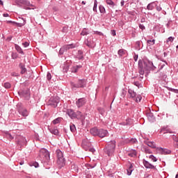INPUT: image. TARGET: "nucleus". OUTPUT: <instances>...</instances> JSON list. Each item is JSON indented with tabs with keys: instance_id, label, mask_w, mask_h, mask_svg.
I'll return each mask as SVG.
<instances>
[{
	"instance_id": "nucleus-16",
	"label": "nucleus",
	"mask_w": 178,
	"mask_h": 178,
	"mask_svg": "<svg viewBox=\"0 0 178 178\" xmlns=\"http://www.w3.org/2000/svg\"><path fill=\"white\" fill-rule=\"evenodd\" d=\"M99 129L97 128H92L90 129V134L92 136H99Z\"/></svg>"
},
{
	"instance_id": "nucleus-26",
	"label": "nucleus",
	"mask_w": 178,
	"mask_h": 178,
	"mask_svg": "<svg viewBox=\"0 0 178 178\" xmlns=\"http://www.w3.org/2000/svg\"><path fill=\"white\" fill-rule=\"evenodd\" d=\"M19 66L21 69V74H24L26 72H27V70L26 69V67H24V65H20Z\"/></svg>"
},
{
	"instance_id": "nucleus-22",
	"label": "nucleus",
	"mask_w": 178,
	"mask_h": 178,
	"mask_svg": "<svg viewBox=\"0 0 178 178\" xmlns=\"http://www.w3.org/2000/svg\"><path fill=\"white\" fill-rule=\"evenodd\" d=\"M129 156H131L132 158H134L135 156H137V152L136 150H132L129 153H128Z\"/></svg>"
},
{
	"instance_id": "nucleus-61",
	"label": "nucleus",
	"mask_w": 178,
	"mask_h": 178,
	"mask_svg": "<svg viewBox=\"0 0 178 178\" xmlns=\"http://www.w3.org/2000/svg\"><path fill=\"white\" fill-rule=\"evenodd\" d=\"M7 23H13V24H16V22L12 21H7Z\"/></svg>"
},
{
	"instance_id": "nucleus-11",
	"label": "nucleus",
	"mask_w": 178,
	"mask_h": 178,
	"mask_svg": "<svg viewBox=\"0 0 178 178\" xmlns=\"http://www.w3.org/2000/svg\"><path fill=\"white\" fill-rule=\"evenodd\" d=\"M143 165L147 169H156V168H155V165L151 164L149 162L145 160H143Z\"/></svg>"
},
{
	"instance_id": "nucleus-24",
	"label": "nucleus",
	"mask_w": 178,
	"mask_h": 178,
	"mask_svg": "<svg viewBox=\"0 0 178 178\" xmlns=\"http://www.w3.org/2000/svg\"><path fill=\"white\" fill-rule=\"evenodd\" d=\"M147 118L149 120H150V122H153V120H155V117L154 116V115H152V113L147 114Z\"/></svg>"
},
{
	"instance_id": "nucleus-5",
	"label": "nucleus",
	"mask_w": 178,
	"mask_h": 178,
	"mask_svg": "<svg viewBox=\"0 0 178 178\" xmlns=\"http://www.w3.org/2000/svg\"><path fill=\"white\" fill-rule=\"evenodd\" d=\"M40 156L45 159V161H49V152L45 149H42L40 151Z\"/></svg>"
},
{
	"instance_id": "nucleus-42",
	"label": "nucleus",
	"mask_w": 178,
	"mask_h": 178,
	"mask_svg": "<svg viewBox=\"0 0 178 178\" xmlns=\"http://www.w3.org/2000/svg\"><path fill=\"white\" fill-rule=\"evenodd\" d=\"M81 34V35H87V34H88V33H87V30L83 29Z\"/></svg>"
},
{
	"instance_id": "nucleus-9",
	"label": "nucleus",
	"mask_w": 178,
	"mask_h": 178,
	"mask_svg": "<svg viewBox=\"0 0 178 178\" xmlns=\"http://www.w3.org/2000/svg\"><path fill=\"white\" fill-rule=\"evenodd\" d=\"M86 102H87V101L85 98H81L76 102V105L79 108H81V106H84V105H86Z\"/></svg>"
},
{
	"instance_id": "nucleus-19",
	"label": "nucleus",
	"mask_w": 178,
	"mask_h": 178,
	"mask_svg": "<svg viewBox=\"0 0 178 178\" xmlns=\"http://www.w3.org/2000/svg\"><path fill=\"white\" fill-rule=\"evenodd\" d=\"M51 134H54V136H58L59 134V131L56 128H53L51 129H49Z\"/></svg>"
},
{
	"instance_id": "nucleus-15",
	"label": "nucleus",
	"mask_w": 178,
	"mask_h": 178,
	"mask_svg": "<svg viewBox=\"0 0 178 178\" xmlns=\"http://www.w3.org/2000/svg\"><path fill=\"white\" fill-rule=\"evenodd\" d=\"M159 151L162 155H168V154H170V150L167 149H163L160 147L159 148Z\"/></svg>"
},
{
	"instance_id": "nucleus-49",
	"label": "nucleus",
	"mask_w": 178,
	"mask_h": 178,
	"mask_svg": "<svg viewBox=\"0 0 178 178\" xmlns=\"http://www.w3.org/2000/svg\"><path fill=\"white\" fill-rule=\"evenodd\" d=\"M145 152L146 153V154H151L152 152H151V150H149V149H146L145 150Z\"/></svg>"
},
{
	"instance_id": "nucleus-62",
	"label": "nucleus",
	"mask_w": 178,
	"mask_h": 178,
	"mask_svg": "<svg viewBox=\"0 0 178 178\" xmlns=\"http://www.w3.org/2000/svg\"><path fill=\"white\" fill-rule=\"evenodd\" d=\"M0 5H1L2 6H3V1H2V0H0Z\"/></svg>"
},
{
	"instance_id": "nucleus-57",
	"label": "nucleus",
	"mask_w": 178,
	"mask_h": 178,
	"mask_svg": "<svg viewBox=\"0 0 178 178\" xmlns=\"http://www.w3.org/2000/svg\"><path fill=\"white\" fill-rule=\"evenodd\" d=\"M12 58H13V59H16V58H17V56H16V54H13Z\"/></svg>"
},
{
	"instance_id": "nucleus-13",
	"label": "nucleus",
	"mask_w": 178,
	"mask_h": 178,
	"mask_svg": "<svg viewBox=\"0 0 178 178\" xmlns=\"http://www.w3.org/2000/svg\"><path fill=\"white\" fill-rule=\"evenodd\" d=\"M67 115H68L71 119H76V113H74V111L72 109L67 110Z\"/></svg>"
},
{
	"instance_id": "nucleus-59",
	"label": "nucleus",
	"mask_w": 178,
	"mask_h": 178,
	"mask_svg": "<svg viewBox=\"0 0 178 178\" xmlns=\"http://www.w3.org/2000/svg\"><path fill=\"white\" fill-rule=\"evenodd\" d=\"M3 16L4 17H9V14H8V13L3 14Z\"/></svg>"
},
{
	"instance_id": "nucleus-40",
	"label": "nucleus",
	"mask_w": 178,
	"mask_h": 178,
	"mask_svg": "<svg viewBox=\"0 0 178 178\" xmlns=\"http://www.w3.org/2000/svg\"><path fill=\"white\" fill-rule=\"evenodd\" d=\"M152 65H153L152 62L149 61L148 62V65H147V69H151V67H152Z\"/></svg>"
},
{
	"instance_id": "nucleus-47",
	"label": "nucleus",
	"mask_w": 178,
	"mask_h": 178,
	"mask_svg": "<svg viewBox=\"0 0 178 178\" xmlns=\"http://www.w3.org/2000/svg\"><path fill=\"white\" fill-rule=\"evenodd\" d=\"M139 28L141 29V30H145V26H144L143 24H140Z\"/></svg>"
},
{
	"instance_id": "nucleus-55",
	"label": "nucleus",
	"mask_w": 178,
	"mask_h": 178,
	"mask_svg": "<svg viewBox=\"0 0 178 178\" xmlns=\"http://www.w3.org/2000/svg\"><path fill=\"white\" fill-rule=\"evenodd\" d=\"M171 91H172V92H175V93L178 94V90L177 89H171Z\"/></svg>"
},
{
	"instance_id": "nucleus-27",
	"label": "nucleus",
	"mask_w": 178,
	"mask_h": 178,
	"mask_svg": "<svg viewBox=\"0 0 178 178\" xmlns=\"http://www.w3.org/2000/svg\"><path fill=\"white\" fill-rule=\"evenodd\" d=\"M106 2L107 3V5H109L110 6H112V8H113L115 6V3L113 2L112 0H106Z\"/></svg>"
},
{
	"instance_id": "nucleus-35",
	"label": "nucleus",
	"mask_w": 178,
	"mask_h": 178,
	"mask_svg": "<svg viewBox=\"0 0 178 178\" xmlns=\"http://www.w3.org/2000/svg\"><path fill=\"white\" fill-rule=\"evenodd\" d=\"M154 44H155V40H147V44L151 46V45H154Z\"/></svg>"
},
{
	"instance_id": "nucleus-33",
	"label": "nucleus",
	"mask_w": 178,
	"mask_h": 178,
	"mask_svg": "<svg viewBox=\"0 0 178 178\" xmlns=\"http://www.w3.org/2000/svg\"><path fill=\"white\" fill-rule=\"evenodd\" d=\"M125 51L123 49H121L118 51V55H120V56H123L124 54H125Z\"/></svg>"
},
{
	"instance_id": "nucleus-29",
	"label": "nucleus",
	"mask_w": 178,
	"mask_h": 178,
	"mask_svg": "<svg viewBox=\"0 0 178 178\" xmlns=\"http://www.w3.org/2000/svg\"><path fill=\"white\" fill-rule=\"evenodd\" d=\"M80 67H81V66H76V67H72V73H77L79 69H80Z\"/></svg>"
},
{
	"instance_id": "nucleus-54",
	"label": "nucleus",
	"mask_w": 178,
	"mask_h": 178,
	"mask_svg": "<svg viewBox=\"0 0 178 178\" xmlns=\"http://www.w3.org/2000/svg\"><path fill=\"white\" fill-rule=\"evenodd\" d=\"M156 10H158V12H161V10H162V8H161V6H156Z\"/></svg>"
},
{
	"instance_id": "nucleus-46",
	"label": "nucleus",
	"mask_w": 178,
	"mask_h": 178,
	"mask_svg": "<svg viewBox=\"0 0 178 178\" xmlns=\"http://www.w3.org/2000/svg\"><path fill=\"white\" fill-rule=\"evenodd\" d=\"M47 77V80H51V79H52V77L51 76V73L48 72Z\"/></svg>"
},
{
	"instance_id": "nucleus-2",
	"label": "nucleus",
	"mask_w": 178,
	"mask_h": 178,
	"mask_svg": "<svg viewBox=\"0 0 178 178\" xmlns=\"http://www.w3.org/2000/svg\"><path fill=\"white\" fill-rule=\"evenodd\" d=\"M115 148H116V141L113 140L107 145L106 149V152L108 156L113 154Z\"/></svg>"
},
{
	"instance_id": "nucleus-10",
	"label": "nucleus",
	"mask_w": 178,
	"mask_h": 178,
	"mask_svg": "<svg viewBox=\"0 0 178 178\" xmlns=\"http://www.w3.org/2000/svg\"><path fill=\"white\" fill-rule=\"evenodd\" d=\"M18 112L19 115H22V116H24V117L29 116V111H27V109L23 107H19Z\"/></svg>"
},
{
	"instance_id": "nucleus-25",
	"label": "nucleus",
	"mask_w": 178,
	"mask_h": 178,
	"mask_svg": "<svg viewBox=\"0 0 178 178\" xmlns=\"http://www.w3.org/2000/svg\"><path fill=\"white\" fill-rule=\"evenodd\" d=\"M15 49L19 52V54H23V49H22V47L20 46L15 44Z\"/></svg>"
},
{
	"instance_id": "nucleus-28",
	"label": "nucleus",
	"mask_w": 178,
	"mask_h": 178,
	"mask_svg": "<svg viewBox=\"0 0 178 178\" xmlns=\"http://www.w3.org/2000/svg\"><path fill=\"white\" fill-rule=\"evenodd\" d=\"M60 120H62V118H58L53 120L52 123L53 124H58V123H60Z\"/></svg>"
},
{
	"instance_id": "nucleus-32",
	"label": "nucleus",
	"mask_w": 178,
	"mask_h": 178,
	"mask_svg": "<svg viewBox=\"0 0 178 178\" xmlns=\"http://www.w3.org/2000/svg\"><path fill=\"white\" fill-rule=\"evenodd\" d=\"M70 131L72 132V133H74V131H76V126L73 124H72L70 126Z\"/></svg>"
},
{
	"instance_id": "nucleus-18",
	"label": "nucleus",
	"mask_w": 178,
	"mask_h": 178,
	"mask_svg": "<svg viewBox=\"0 0 178 178\" xmlns=\"http://www.w3.org/2000/svg\"><path fill=\"white\" fill-rule=\"evenodd\" d=\"M145 145L150 147V148H156V145L154 142H146Z\"/></svg>"
},
{
	"instance_id": "nucleus-53",
	"label": "nucleus",
	"mask_w": 178,
	"mask_h": 178,
	"mask_svg": "<svg viewBox=\"0 0 178 178\" xmlns=\"http://www.w3.org/2000/svg\"><path fill=\"white\" fill-rule=\"evenodd\" d=\"M166 133L172 134L173 132L172 131H170V129H165V132L164 133V134H166Z\"/></svg>"
},
{
	"instance_id": "nucleus-41",
	"label": "nucleus",
	"mask_w": 178,
	"mask_h": 178,
	"mask_svg": "<svg viewBox=\"0 0 178 178\" xmlns=\"http://www.w3.org/2000/svg\"><path fill=\"white\" fill-rule=\"evenodd\" d=\"M6 137L10 140H13V136L10 134H6Z\"/></svg>"
},
{
	"instance_id": "nucleus-8",
	"label": "nucleus",
	"mask_w": 178,
	"mask_h": 178,
	"mask_svg": "<svg viewBox=\"0 0 178 178\" xmlns=\"http://www.w3.org/2000/svg\"><path fill=\"white\" fill-rule=\"evenodd\" d=\"M15 3L17 5H25L26 6H33L30 1L27 0H15Z\"/></svg>"
},
{
	"instance_id": "nucleus-38",
	"label": "nucleus",
	"mask_w": 178,
	"mask_h": 178,
	"mask_svg": "<svg viewBox=\"0 0 178 178\" xmlns=\"http://www.w3.org/2000/svg\"><path fill=\"white\" fill-rule=\"evenodd\" d=\"M173 40H175V38H173V37H170V38H168L166 42H167V43L169 42H173Z\"/></svg>"
},
{
	"instance_id": "nucleus-20",
	"label": "nucleus",
	"mask_w": 178,
	"mask_h": 178,
	"mask_svg": "<svg viewBox=\"0 0 178 178\" xmlns=\"http://www.w3.org/2000/svg\"><path fill=\"white\" fill-rule=\"evenodd\" d=\"M76 119H84V115H83V113L80 111H77L76 113Z\"/></svg>"
},
{
	"instance_id": "nucleus-58",
	"label": "nucleus",
	"mask_w": 178,
	"mask_h": 178,
	"mask_svg": "<svg viewBox=\"0 0 178 178\" xmlns=\"http://www.w3.org/2000/svg\"><path fill=\"white\" fill-rule=\"evenodd\" d=\"M130 119L127 120V123L125 124H130Z\"/></svg>"
},
{
	"instance_id": "nucleus-50",
	"label": "nucleus",
	"mask_w": 178,
	"mask_h": 178,
	"mask_svg": "<svg viewBox=\"0 0 178 178\" xmlns=\"http://www.w3.org/2000/svg\"><path fill=\"white\" fill-rule=\"evenodd\" d=\"M111 34L112 35H113V37H115V35H116V31L115 30L111 31Z\"/></svg>"
},
{
	"instance_id": "nucleus-23",
	"label": "nucleus",
	"mask_w": 178,
	"mask_h": 178,
	"mask_svg": "<svg viewBox=\"0 0 178 178\" xmlns=\"http://www.w3.org/2000/svg\"><path fill=\"white\" fill-rule=\"evenodd\" d=\"M128 92L131 95V98H136V96L137 95V94H136L134 91L131 90H129Z\"/></svg>"
},
{
	"instance_id": "nucleus-14",
	"label": "nucleus",
	"mask_w": 178,
	"mask_h": 178,
	"mask_svg": "<svg viewBox=\"0 0 178 178\" xmlns=\"http://www.w3.org/2000/svg\"><path fill=\"white\" fill-rule=\"evenodd\" d=\"M86 45H87V47H88L89 48H95V43L94 42V41L90 39L86 40Z\"/></svg>"
},
{
	"instance_id": "nucleus-17",
	"label": "nucleus",
	"mask_w": 178,
	"mask_h": 178,
	"mask_svg": "<svg viewBox=\"0 0 178 178\" xmlns=\"http://www.w3.org/2000/svg\"><path fill=\"white\" fill-rule=\"evenodd\" d=\"M134 165L130 164L129 169L127 170L128 176L131 175V172L134 170Z\"/></svg>"
},
{
	"instance_id": "nucleus-4",
	"label": "nucleus",
	"mask_w": 178,
	"mask_h": 178,
	"mask_svg": "<svg viewBox=\"0 0 178 178\" xmlns=\"http://www.w3.org/2000/svg\"><path fill=\"white\" fill-rule=\"evenodd\" d=\"M58 104H59L58 97H51L49 100V105H50L53 108H56L58 106Z\"/></svg>"
},
{
	"instance_id": "nucleus-45",
	"label": "nucleus",
	"mask_w": 178,
	"mask_h": 178,
	"mask_svg": "<svg viewBox=\"0 0 178 178\" xmlns=\"http://www.w3.org/2000/svg\"><path fill=\"white\" fill-rule=\"evenodd\" d=\"M22 45L26 48V47H29V45H30V43L27 42H25L24 43H22Z\"/></svg>"
},
{
	"instance_id": "nucleus-56",
	"label": "nucleus",
	"mask_w": 178,
	"mask_h": 178,
	"mask_svg": "<svg viewBox=\"0 0 178 178\" xmlns=\"http://www.w3.org/2000/svg\"><path fill=\"white\" fill-rule=\"evenodd\" d=\"M89 151H90V152L94 153V152H95V149H94V148H89Z\"/></svg>"
},
{
	"instance_id": "nucleus-48",
	"label": "nucleus",
	"mask_w": 178,
	"mask_h": 178,
	"mask_svg": "<svg viewBox=\"0 0 178 178\" xmlns=\"http://www.w3.org/2000/svg\"><path fill=\"white\" fill-rule=\"evenodd\" d=\"M97 4H94V6H93V11L94 12H97Z\"/></svg>"
},
{
	"instance_id": "nucleus-64",
	"label": "nucleus",
	"mask_w": 178,
	"mask_h": 178,
	"mask_svg": "<svg viewBox=\"0 0 178 178\" xmlns=\"http://www.w3.org/2000/svg\"><path fill=\"white\" fill-rule=\"evenodd\" d=\"M19 165H24V161H21V162L19 163Z\"/></svg>"
},
{
	"instance_id": "nucleus-39",
	"label": "nucleus",
	"mask_w": 178,
	"mask_h": 178,
	"mask_svg": "<svg viewBox=\"0 0 178 178\" xmlns=\"http://www.w3.org/2000/svg\"><path fill=\"white\" fill-rule=\"evenodd\" d=\"M142 98L143 97H141V95H138L136 97V102H140L141 101Z\"/></svg>"
},
{
	"instance_id": "nucleus-1",
	"label": "nucleus",
	"mask_w": 178,
	"mask_h": 178,
	"mask_svg": "<svg viewBox=\"0 0 178 178\" xmlns=\"http://www.w3.org/2000/svg\"><path fill=\"white\" fill-rule=\"evenodd\" d=\"M56 152L57 155V164L58 167L63 168V166H65V158L63 157V153L60 149H57Z\"/></svg>"
},
{
	"instance_id": "nucleus-43",
	"label": "nucleus",
	"mask_w": 178,
	"mask_h": 178,
	"mask_svg": "<svg viewBox=\"0 0 178 178\" xmlns=\"http://www.w3.org/2000/svg\"><path fill=\"white\" fill-rule=\"evenodd\" d=\"M31 166H34L35 168H38L39 164L37 162H33Z\"/></svg>"
},
{
	"instance_id": "nucleus-36",
	"label": "nucleus",
	"mask_w": 178,
	"mask_h": 178,
	"mask_svg": "<svg viewBox=\"0 0 178 178\" xmlns=\"http://www.w3.org/2000/svg\"><path fill=\"white\" fill-rule=\"evenodd\" d=\"M78 55H79V56H78V58H79V59H83V51H78Z\"/></svg>"
},
{
	"instance_id": "nucleus-12",
	"label": "nucleus",
	"mask_w": 178,
	"mask_h": 178,
	"mask_svg": "<svg viewBox=\"0 0 178 178\" xmlns=\"http://www.w3.org/2000/svg\"><path fill=\"white\" fill-rule=\"evenodd\" d=\"M108 136V131L105 129H99V137L100 138H104V137H106Z\"/></svg>"
},
{
	"instance_id": "nucleus-34",
	"label": "nucleus",
	"mask_w": 178,
	"mask_h": 178,
	"mask_svg": "<svg viewBox=\"0 0 178 178\" xmlns=\"http://www.w3.org/2000/svg\"><path fill=\"white\" fill-rule=\"evenodd\" d=\"M100 13H105V8L102 6H99V7Z\"/></svg>"
},
{
	"instance_id": "nucleus-6",
	"label": "nucleus",
	"mask_w": 178,
	"mask_h": 178,
	"mask_svg": "<svg viewBox=\"0 0 178 178\" xmlns=\"http://www.w3.org/2000/svg\"><path fill=\"white\" fill-rule=\"evenodd\" d=\"M72 48H76V45L73 44L64 45L63 47L60 49V55H63L65 51L72 49Z\"/></svg>"
},
{
	"instance_id": "nucleus-52",
	"label": "nucleus",
	"mask_w": 178,
	"mask_h": 178,
	"mask_svg": "<svg viewBox=\"0 0 178 178\" xmlns=\"http://www.w3.org/2000/svg\"><path fill=\"white\" fill-rule=\"evenodd\" d=\"M11 76H13V77H17V74L16 72H13L11 73Z\"/></svg>"
},
{
	"instance_id": "nucleus-30",
	"label": "nucleus",
	"mask_w": 178,
	"mask_h": 178,
	"mask_svg": "<svg viewBox=\"0 0 178 178\" xmlns=\"http://www.w3.org/2000/svg\"><path fill=\"white\" fill-rule=\"evenodd\" d=\"M139 74L140 76V79L144 77V70L142 67L139 68Z\"/></svg>"
},
{
	"instance_id": "nucleus-51",
	"label": "nucleus",
	"mask_w": 178,
	"mask_h": 178,
	"mask_svg": "<svg viewBox=\"0 0 178 178\" xmlns=\"http://www.w3.org/2000/svg\"><path fill=\"white\" fill-rule=\"evenodd\" d=\"M173 140H174V141H175L176 143H178V137H177V136H173Z\"/></svg>"
},
{
	"instance_id": "nucleus-37",
	"label": "nucleus",
	"mask_w": 178,
	"mask_h": 178,
	"mask_svg": "<svg viewBox=\"0 0 178 178\" xmlns=\"http://www.w3.org/2000/svg\"><path fill=\"white\" fill-rule=\"evenodd\" d=\"M3 87L6 88H10V83L9 82H6L3 84Z\"/></svg>"
},
{
	"instance_id": "nucleus-7",
	"label": "nucleus",
	"mask_w": 178,
	"mask_h": 178,
	"mask_svg": "<svg viewBox=\"0 0 178 178\" xmlns=\"http://www.w3.org/2000/svg\"><path fill=\"white\" fill-rule=\"evenodd\" d=\"M17 141L18 145H20L21 147H23V145H26L27 144V140H26V138L23 136H17Z\"/></svg>"
},
{
	"instance_id": "nucleus-44",
	"label": "nucleus",
	"mask_w": 178,
	"mask_h": 178,
	"mask_svg": "<svg viewBox=\"0 0 178 178\" xmlns=\"http://www.w3.org/2000/svg\"><path fill=\"white\" fill-rule=\"evenodd\" d=\"M19 27H22V26H24L26 24V20H24L23 23L21 24H17Z\"/></svg>"
},
{
	"instance_id": "nucleus-60",
	"label": "nucleus",
	"mask_w": 178,
	"mask_h": 178,
	"mask_svg": "<svg viewBox=\"0 0 178 178\" xmlns=\"http://www.w3.org/2000/svg\"><path fill=\"white\" fill-rule=\"evenodd\" d=\"M120 4H121V6H123L124 5V1H122L121 2H120Z\"/></svg>"
},
{
	"instance_id": "nucleus-31",
	"label": "nucleus",
	"mask_w": 178,
	"mask_h": 178,
	"mask_svg": "<svg viewBox=\"0 0 178 178\" xmlns=\"http://www.w3.org/2000/svg\"><path fill=\"white\" fill-rule=\"evenodd\" d=\"M148 157L149 159H151V161H152L153 162H156V161H158V159H156V157H155L154 155H149Z\"/></svg>"
},
{
	"instance_id": "nucleus-3",
	"label": "nucleus",
	"mask_w": 178,
	"mask_h": 178,
	"mask_svg": "<svg viewBox=\"0 0 178 178\" xmlns=\"http://www.w3.org/2000/svg\"><path fill=\"white\" fill-rule=\"evenodd\" d=\"M87 84V81L84 79L79 80L77 83H72V87L73 89L74 88H83Z\"/></svg>"
},
{
	"instance_id": "nucleus-63",
	"label": "nucleus",
	"mask_w": 178,
	"mask_h": 178,
	"mask_svg": "<svg viewBox=\"0 0 178 178\" xmlns=\"http://www.w3.org/2000/svg\"><path fill=\"white\" fill-rule=\"evenodd\" d=\"M97 3H98V2L97 1V0H95V1H94V5H97Z\"/></svg>"
},
{
	"instance_id": "nucleus-21",
	"label": "nucleus",
	"mask_w": 178,
	"mask_h": 178,
	"mask_svg": "<svg viewBox=\"0 0 178 178\" xmlns=\"http://www.w3.org/2000/svg\"><path fill=\"white\" fill-rule=\"evenodd\" d=\"M155 6H156V4L155 3H151L148 4L147 8L148 10H152V9H154V8H155Z\"/></svg>"
}]
</instances>
